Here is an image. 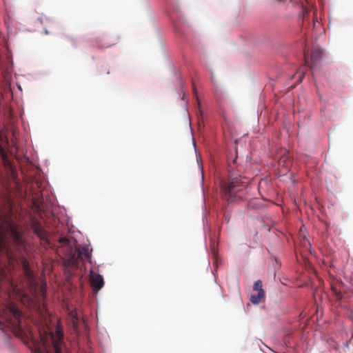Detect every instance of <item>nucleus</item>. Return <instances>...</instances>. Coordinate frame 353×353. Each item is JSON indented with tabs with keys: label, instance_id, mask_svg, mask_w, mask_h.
<instances>
[{
	"label": "nucleus",
	"instance_id": "nucleus-2",
	"mask_svg": "<svg viewBox=\"0 0 353 353\" xmlns=\"http://www.w3.org/2000/svg\"><path fill=\"white\" fill-rule=\"evenodd\" d=\"M5 281H8V278L4 269L0 267V330L8 329L18 334L23 332L26 326L24 316L14 303L6 302L10 296L1 290Z\"/></svg>",
	"mask_w": 353,
	"mask_h": 353
},
{
	"label": "nucleus",
	"instance_id": "nucleus-5",
	"mask_svg": "<svg viewBox=\"0 0 353 353\" xmlns=\"http://www.w3.org/2000/svg\"><path fill=\"white\" fill-rule=\"evenodd\" d=\"M92 249L87 245H77L75 253L69 259V263L74 268H79V261H90Z\"/></svg>",
	"mask_w": 353,
	"mask_h": 353
},
{
	"label": "nucleus",
	"instance_id": "nucleus-3",
	"mask_svg": "<svg viewBox=\"0 0 353 353\" xmlns=\"http://www.w3.org/2000/svg\"><path fill=\"white\" fill-rule=\"evenodd\" d=\"M235 161L233 165H229L228 176L219 181L222 196L228 201L232 202L236 194L242 191L248 183V179L234 170Z\"/></svg>",
	"mask_w": 353,
	"mask_h": 353
},
{
	"label": "nucleus",
	"instance_id": "nucleus-15",
	"mask_svg": "<svg viewBox=\"0 0 353 353\" xmlns=\"http://www.w3.org/2000/svg\"><path fill=\"white\" fill-rule=\"evenodd\" d=\"M68 39H70L72 42L74 41V39L72 37H68Z\"/></svg>",
	"mask_w": 353,
	"mask_h": 353
},
{
	"label": "nucleus",
	"instance_id": "nucleus-9",
	"mask_svg": "<svg viewBox=\"0 0 353 353\" xmlns=\"http://www.w3.org/2000/svg\"><path fill=\"white\" fill-rule=\"evenodd\" d=\"M90 276L92 288L95 290H99L104 284L102 276L100 274L94 272L93 271L90 272Z\"/></svg>",
	"mask_w": 353,
	"mask_h": 353
},
{
	"label": "nucleus",
	"instance_id": "nucleus-7",
	"mask_svg": "<svg viewBox=\"0 0 353 353\" xmlns=\"http://www.w3.org/2000/svg\"><path fill=\"white\" fill-rule=\"evenodd\" d=\"M119 41V37L108 35L97 40V47L100 49L110 48Z\"/></svg>",
	"mask_w": 353,
	"mask_h": 353
},
{
	"label": "nucleus",
	"instance_id": "nucleus-10",
	"mask_svg": "<svg viewBox=\"0 0 353 353\" xmlns=\"http://www.w3.org/2000/svg\"><path fill=\"white\" fill-rule=\"evenodd\" d=\"M265 297V291L261 290L258 292L257 294H252L250 296V301L253 304H259L261 302L262 299Z\"/></svg>",
	"mask_w": 353,
	"mask_h": 353
},
{
	"label": "nucleus",
	"instance_id": "nucleus-11",
	"mask_svg": "<svg viewBox=\"0 0 353 353\" xmlns=\"http://www.w3.org/2000/svg\"><path fill=\"white\" fill-rule=\"evenodd\" d=\"M253 290L257 291V292H261V290H263V284H262L261 281L258 280L254 282V285H253Z\"/></svg>",
	"mask_w": 353,
	"mask_h": 353
},
{
	"label": "nucleus",
	"instance_id": "nucleus-16",
	"mask_svg": "<svg viewBox=\"0 0 353 353\" xmlns=\"http://www.w3.org/2000/svg\"><path fill=\"white\" fill-rule=\"evenodd\" d=\"M45 33H46V34H48V30H45Z\"/></svg>",
	"mask_w": 353,
	"mask_h": 353
},
{
	"label": "nucleus",
	"instance_id": "nucleus-13",
	"mask_svg": "<svg viewBox=\"0 0 353 353\" xmlns=\"http://www.w3.org/2000/svg\"><path fill=\"white\" fill-rule=\"evenodd\" d=\"M59 243H61V244H68L69 243V241L67 238L65 237H63V238H61L59 239Z\"/></svg>",
	"mask_w": 353,
	"mask_h": 353
},
{
	"label": "nucleus",
	"instance_id": "nucleus-12",
	"mask_svg": "<svg viewBox=\"0 0 353 353\" xmlns=\"http://www.w3.org/2000/svg\"><path fill=\"white\" fill-rule=\"evenodd\" d=\"M0 155L1 156L3 159H7V153L5 151L4 148L1 146V144H0Z\"/></svg>",
	"mask_w": 353,
	"mask_h": 353
},
{
	"label": "nucleus",
	"instance_id": "nucleus-6",
	"mask_svg": "<svg viewBox=\"0 0 353 353\" xmlns=\"http://www.w3.org/2000/svg\"><path fill=\"white\" fill-rule=\"evenodd\" d=\"M31 228L33 232L40 239L41 245L43 247L50 246V243L48 238V233L42 228L40 222L37 220H32L31 222Z\"/></svg>",
	"mask_w": 353,
	"mask_h": 353
},
{
	"label": "nucleus",
	"instance_id": "nucleus-8",
	"mask_svg": "<svg viewBox=\"0 0 353 353\" xmlns=\"http://www.w3.org/2000/svg\"><path fill=\"white\" fill-rule=\"evenodd\" d=\"M323 52L321 49L314 48L311 52L310 60L309 61L307 58V52H304V57L305 64L312 68V67L321 60L322 57Z\"/></svg>",
	"mask_w": 353,
	"mask_h": 353
},
{
	"label": "nucleus",
	"instance_id": "nucleus-4",
	"mask_svg": "<svg viewBox=\"0 0 353 353\" xmlns=\"http://www.w3.org/2000/svg\"><path fill=\"white\" fill-rule=\"evenodd\" d=\"M63 333L61 328L57 327L54 332H49L41 336L44 350L38 347L35 353H63Z\"/></svg>",
	"mask_w": 353,
	"mask_h": 353
},
{
	"label": "nucleus",
	"instance_id": "nucleus-1",
	"mask_svg": "<svg viewBox=\"0 0 353 353\" xmlns=\"http://www.w3.org/2000/svg\"><path fill=\"white\" fill-rule=\"evenodd\" d=\"M28 245L22 238L21 232L14 225H10L6 230H0V267L6 271L8 281H5L13 290H18L17 285L10 280L7 273L9 266L14 267L15 262L20 263L21 270L29 283L34 280L33 272L27 259Z\"/></svg>",
	"mask_w": 353,
	"mask_h": 353
},
{
	"label": "nucleus",
	"instance_id": "nucleus-14",
	"mask_svg": "<svg viewBox=\"0 0 353 353\" xmlns=\"http://www.w3.org/2000/svg\"><path fill=\"white\" fill-rule=\"evenodd\" d=\"M348 348H349V345H348L347 343H345V345H344V347H343V352H344V353H346L347 350Z\"/></svg>",
	"mask_w": 353,
	"mask_h": 353
}]
</instances>
